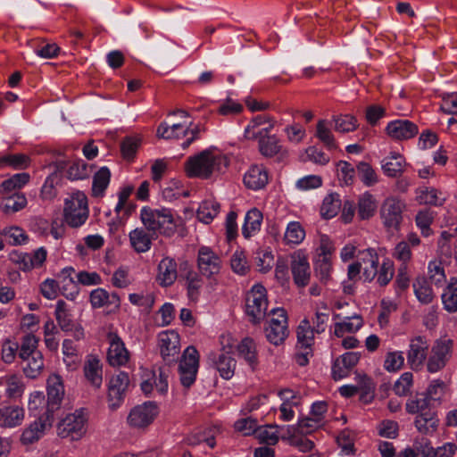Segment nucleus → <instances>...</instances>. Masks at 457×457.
I'll list each match as a JSON object with an SVG mask.
<instances>
[{
    "label": "nucleus",
    "instance_id": "obj_1",
    "mask_svg": "<svg viewBox=\"0 0 457 457\" xmlns=\"http://www.w3.org/2000/svg\"><path fill=\"white\" fill-rule=\"evenodd\" d=\"M228 163V159L225 155L206 149L187 160L185 172L189 178L208 179L213 174L223 171Z\"/></svg>",
    "mask_w": 457,
    "mask_h": 457
},
{
    "label": "nucleus",
    "instance_id": "obj_2",
    "mask_svg": "<svg viewBox=\"0 0 457 457\" xmlns=\"http://www.w3.org/2000/svg\"><path fill=\"white\" fill-rule=\"evenodd\" d=\"M140 218L148 231H152L155 236L158 233L165 237H171L177 232L178 225L172 210L169 208L144 207Z\"/></svg>",
    "mask_w": 457,
    "mask_h": 457
},
{
    "label": "nucleus",
    "instance_id": "obj_3",
    "mask_svg": "<svg viewBox=\"0 0 457 457\" xmlns=\"http://www.w3.org/2000/svg\"><path fill=\"white\" fill-rule=\"evenodd\" d=\"M267 310L266 289L262 285H254L245 297V313L253 324H259L266 317Z\"/></svg>",
    "mask_w": 457,
    "mask_h": 457
},
{
    "label": "nucleus",
    "instance_id": "obj_4",
    "mask_svg": "<svg viewBox=\"0 0 457 457\" xmlns=\"http://www.w3.org/2000/svg\"><path fill=\"white\" fill-rule=\"evenodd\" d=\"M64 219L72 228L83 225L88 218L87 198L82 192L74 193L67 199L64 207Z\"/></svg>",
    "mask_w": 457,
    "mask_h": 457
},
{
    "label": "nucleus",
    "instance_id": "obj_5",
    "mask_svg": "<svg viewBox=\"0 0 457 457\" xmlns=\"http://www.w3.org/2000/svg\"><path fill=\"white\" fill-rule=\"evenodd\" d=\"M87 414L82 410L66 415L58 423V436L62 438L70 437L71 440L80 439L87 432Z\"/></svg>",
    "mask_w": 457,
    "mask_h": 457
},
{
    "label": "nucleus",
    "instance_id": "obj_6",
    "mask_svg": "<svg viewBox=\"0 0 457 457\" xmlns=\"http://www.w3.org/2000/svg\"><path fill=\"white\" fill-rule=\"evenodd\" d=\"M199 367V353L195 346H188L184 351L179 364L181 385L189 388L195 381Z\"/></svg>",
    "mask_w": 457,
    "mask_h": 457
},
{
    "label": "nucleus",
    "instance_id": "obj_7",
    "mask_svg": "<svg viewBox=\"0 0 457 457\" xmlns=\"http://www.w3.org/2000/svg\"><path fill=\"white\" fill-rule=\"evenodd\" d=\"M405 204L394 196L385 199L381 205L380 216L384 226L388 230H399L403 221Z\"/></svg>",
    "mask_w": 457,
    "mask_h": 457
},
{
    "label": "nucleus",
    "instance_id": "obj_8",
    "mask_svg": "<svg viewBox=\"0 0 457 457\" xmlns=\"http://www.w3.org/2000/svg\"><path fill=\"white\" fill-rule=\"evenodd\" d=\"M453 341L447 338L437 339L433 345L427 362L428 372L434 373L445 367L452 357Z\"/></svg>",
    "mask_w": 457,
    "mask_h": 457
},
{
    "label": "nucleus",
    "instance_id": "obj_9",
    "mask_svg": "<svg viewBox=\"0 0 457 457\" xmlns=\"http://www.w3.org/2000/svg\"><path fill=\"white\" fill-rule=\"evenodd\" d=\"M158 346L162 358L167 364L176 362L180 353L179 335L174 330L161 332L158 335Z\"/></svg>",
    "mask_w": 457,
    "mask_h": 457
},
{
    "label": "nucleus",
    "instance_id": "obj_10",
    "mask_svg": "<svg viewBox=\"0 0 457 457\" xmlns=\"http://www.w3.org/2000/svg\"><path fill=\"white\" fill-rule=\"evenodd\" d=\"M270 312L277 317L272 318L265 328L266 337L270 343L278 345L288 336L287 312L282 308H274Z\"/></svg>",
    "mask_w": 457,
    "mask_h": 457
},
{
    "label": "nucleus",
    "instance_id": "obj_11",
    "mask_svg": "<svg viewBox=\"0 0 457 457\" xmlns=\"http://www.w3.org/2000/svg\"><path fill=\"white\" fill-rule=\"evenodd\" d=\"M197 268L200 274L212 278L220 273L221 260L209 246H201L197 254Z\"/></svg>",
    "mask_w": 457,
    "mask_h": 457
},
{
    "label": "nucleus",
    "instance_id": "obj_12",
    "mask_svg": "<svg viewBox=\"0 0 457 457\" xmlns=\"http://www.w3.org/2000/svg\"><path fill=\"white\" fill-rule=\"evenodd\" d=\"M428 347L429 345L426 337L416 336L410 339L407 362L411 370H421L428 356Z\"/></svg>",
    "mask_w": 457,
    "mask_h": 457
},
{
    "label": "nucleus",
    "instance_id": "obj_13",
    "mask_svg": "<svg viewBox=\"0 0 457 457\" xmlns=\"http://www.w3.org/2000/svg\"><path fill=\"white\" fill-rule=\"evenodd\" d=\"M54 420V415L50 411H45L23 430L21 442L23 445H31L37 442L45 434L46 430L52 428Z\"/></svg>",
    "mask_w": 457,
    "mask_h": 457
},
{
    "label": "nucleus",
    "instance_id": "obj_14",
    "mask_svg": "<svg viewBox=\"0 0 457 457\" xmlns=\"http://www.w3.org/2000/svg\"><path fill=\"white\" fill-rule=\"evenodd\" d=\"M290 269L295 284L299 287H306L311 278L308 259L302 252H295L290 257Z\"/></svg>",
    "mask_w": 457,
    "mask_h": 457
},
{
    "label": "nucleus",
    "instance_id": "obj_15",
    "mask_svg": "<svg viewBox=\"0 0 457 457\" xmlns=\"http://www.w3.org/2000/svg\"><path fill=\"white\" fill-rule=\"evenodd\" d=\"M158 414V407L154 402H146L133 408L128 417V422L134 428H145L150 425Z\"/></svg>",
    "mask_w": 457,
    "mask_h": 457
},
{
    "label": "nucleus",
    "instance_id": "obj_16",
    "mask_svg": "<svg viewBox=\"0 0 457 457\" xmlns=\"http://www.w3.org/2000/svg\"><path fill=\"white\" fill-rule=\"evenodd\" d=\"M129 385V378L126 372L120 371L112 377L108 385V402L112 409H116L120 406Z\"/></svg>",
    "mask_w": 457,
    "mask_h": 457
},
{
    "label": "nucleus",
    "instance_id": "obj_17",
    "mask_svg": "<svg viewBox=\"0 0 457 457\" xmlns=\"http://www.w3.org/2000/svg\"><path fill=\"white\" fill-rule=\"evenodd\" d=\"M109 349L107 352V361L112 367H120L128 363L129 353L125 347L122 339L116 333L108 334Z\"/></svg>",
    "mask_w": 457,
    "mask_h": 457
},
{
    "label": "nucleus",
    "instance_id": "obj_18",
    "mask_svg": "<svg viewBox=\"0 0 457 457\" xmlns=\"http://www.w3.org/2000/svg\"><path fill=\"white\" fill-rule=\"evenodd\" d=\"M222 351L220 353H211L208 360L219 371L221 378L229 379L235 373L237 361L229 355V351H226V346H223Z\"/></svg>",
    "mask_w": 457,
    "mask_h": 457
},
{
    "label": "nucleus",
    "instance_id": "obj_19",
    "mask_svg": "<svg viewBox=\"0 0 457 457\" xmlns=\"http://www.w3.org/2000/svg\"><path fill=\"white\" fill-rule=\"evenodd\" d=\"M64 396V387L62 378L52 374L47 379V409L53 415L58 410Z\"/></svg>",
    "mask_w": 457,
    "mask_h": 457
},
{
    "label": "nucleus",
    "instance_id": "obj_20",
    "mask_svg": "<svg viewBox=\"0 0 457 457\" xmlns=\"http://www.w3.org/2000/svg\"><path fill=\"white\" fill-rule=\"evenodd\" d=\"M418 127L407 120H397L388 123L386 132L395 140H407L418 134Z\"/></svg>",
    "mask_w": 457,
    "mask_h": 457
},
{
    "label": "nucleus",
    "instance_id": "obj_21",
    "mask_svg": "<svg viewBox=\"0 0 457 457\" xmlns=\"http://www.w3.org/2000/svg\"><path fill=\"white\" fill-rule=\"evenodd\" d=\"M272 119L267 115H257L245 129V137L248 139H259L269 134L273 128Z\"/></svg>",
    "mask_w": 457,
    "mask_h": 457
},
{
    "label": "nucleus",
    "instance_id": "obj_22",
    "mask_svg": "<svg viewBox=\"0 0 457 457\" xmlns=\"http://www.w3.org/2000/svg\"><path fill=\"white\" fill-rule=\"evenodd\" d=\"M154 236L145 226L137 228L129 235L131 247L138 253H145L150 250Z\"/></svg>",
    "mask_w": 457,
    "mask_h": 457
},
{
    "label": "nucleus",
    "instance_id": "obj_23",
    "mask_svg": "<svg viewBox=\"0 0 457 457\" xmlns=\"http://www.w3.org/2000/svg\"><path fill=\"white\" fill-rule=\"evenodd\" d=\"M268 181V170L262 165H252L244 176L245 187L253 190L263 188Z\"/></svg>",
    "mask_w": 457,
    "mask_h": 457
},
{
    "label": "nucleus",
    "instance_id": "obj_24",
    "mask_svg": "<svg viewBox=\"0 0 457 457\" xmlns=\"http://www.w3.org/2000/svg\"><path fill=\"white\" fill-rule=\"evenodd\" d=\"M178 277L177 262L170 258H163L158 265L157 282L162 287L172 285Z\"/></svg>",
    "mask_w": 457,
    "mask_h": 457
},
{
    "label": "nucleus",
    "instance_id": "obj_25",
    "mask_svg": "<svg viewBox=\"0 0 457 457\" xmlns=\"http://www.w3.org/2000/svg\"><path fill=\"white\" fill-rule=\"evenodd\" d=\"M25 417L23 408L9 405L0 408V427L14 428L20 426Z\"/></svg>",
    "mask_w": 457,
    "mask_h": 457
},
{
    "label": "nucleus",
    "instance_id": "obj_26",
    "mask_svg": "<svg viewBox=\"0 0 457 457\" xmlns=\"http://www.w3.org/2000/svg\"><path fill=\"white\" fill-rule=\"evenodd\" d=\"M405 158L398 153H391L382 160V170L390 178H399L405 171Z\"/></svg>",
    "mask_w": 457,
    "mask_h": 457
},
{
    "label": "nucleus",
    "instance_id": "obj_27",
    "mask_svg": "<svg viewBox=\"0 0 457 457\" xmlns=\"http://www.w3.org/2000/svg\"><path fill=\"white\" fill-rule=\"evenodd\" d=\"M259 150L266 157L278 155L279 160L287 154V150L279 145L278 139L275 136H269L268 134L259 138Z\"/></svg>",
    "mask_w": 457,
    "mask_h": 457
},
{
    "label": "nucleus",
    "instance_id": "obj_28",
    "mask_svg": "<svg viewBox=\"0 0 457 457\" xmlns=\"http://www.w3.org/2000/svg\"><path fill=\"white\" fill-rule=\"evenodd\" d=\"M414 426L419 433L426 436H432L437 431L439 426L437 411L416 415Z\"/></svg>",
    "mask_w": 457,
    "mask_h": 457
},
{
    "label": "nucleus",
    "instance_id": "obj_29",
    "mask_svg": "<svg viewBox=\"0 0 457 457\" xmlns=\"http://www.w3.org/2000/svg\"><path fill=\"white\" fill-rule=\"evenodd\" d=\"M238 356L243 358L253 370L258 365L256 344L251 337H245L237 346Z\"/></svg>",
    "mask_w": 457,
    "mask_h": 457
},
{
    "label": "nucleus",
    "instance_id": "obj_30",
    "mask_svg": "<svg viewBox=\"0 0 457 457\" xmlns=\"http://www.w3.org/2000/svg\"><path fill=\"white\" fill-rule=\"evenodd\" d=\"M85 377L96 388L103 383V370L100 361L95 356H89L84 365Z\"/></svg>",
    "mask_w": 457,
    "mask_h": 457
},
{
    "label": "nucleus",
    "instance_id": "obj_31",
    "mask_svg": "<svg viewBox=\"0 0 457 457\" xmlns=\"http://www.w3.org/2000/svg\"><path fill=\"white\" fill-rule=\"evenodd\" d=\"M262 218V212L257 208H252L246 212L242 227V234L245 238L251 237L253 234L260 230Z\"/></svg>",
    "mask_w": 457,
    "mask_h": 457
},
{
    "label": "nucleus",
    "instance_id": "obj_32",
    "mask_svg": "<svg viewBox=\"0 0 457 457\" xmlns=\"http://www.w3.org/2000/svg\"><path fill=\"white\" fill-rule=\"evenodd\" d=\"M361 261L366 265L363 268V276L366 280L372 281L378 274V255L377 252L369 248L361 253Z\"/></svg>",
    "mask_w": 457,
    "mask_h": 457
},
{
    "label": "nucleus",
    "instance_id": "obj_33",
    "mask_svg": "<svg viewBox=\"0 0 457 457\" xmlns=\"http://www.w3.org/2000/svg\"><path fill=\"white\" fill-rule=\"evenodd\" d=\"M376 209L377 202L370 193L365 192L359 196L357 204V213L360 220H369L374 216Z\"/></svg>",
    "mask_w": 457,
    "mask_h": 457
},
{
    "label": "nucleus",
    "instance_id": "obj_34",
    "mask_svg": "<svg viewBox=\"0 0 457 457\" xmlns=\"http://www.w3.org/2000/svg\"><path fill=\"white\" fill-rule=\"evenodd\" d=\"M406 411L409 414L420 415L421 413H428L431 411H436L433 407L432 401L421 395L420 397L409 399L405 406Z\"/></svg>",
    "mask_w": 457,
    "mask_h": 457
},
{
    "label": "nucleus",
    "instance_id": "obj_35",
    "mask_svg": "<svg viewBox=\"0 0 457 457\" xmlns=\"http://www.w3.org/2000/svg\"><path fill=\"white\" fill-rule=\"evenodd\" d=\"M111 179V171L107 167H102L93 177L92 195L102 197Z\"/></svg>",
    "mask_w": 457,
    "mask_h": 457
},
{
    "label": "nucleus",
    "instance_id": "obj_36",
    "mask_svg": "<svg viewBox=\"0 0 457 457\" xmlns=\"http://www.w3.org/2000/svg\"><path fill=\"white\" fill-rule=\"evenodd\" d=\"M282 431L283 433L281 434L280 438L284 441H287L290 445L297 448L300 452L306 453L314 447L312 441L303 437V435L298 432L292 433V431Z\"/></svg>",
    "mask_w": 457,
    "mask_h": 457
},
{
    "label": "nucleus",
    "instance_id": "obj_37",
    "mask_svg": "<svg viewBox=\"0 0 457 457\" xmlns=\"http://www.w3.org/2000/svg\"><path fill=\"white\" fill-rule=\"evenodd\" d=\"M424 441V447L421 453L426 457H453L457 451V445L453 443H446L444 445L434 449L428 440Z\"/></svg>",
    "mask_w": 457,
    "mask_h": 457
},
{
    "label": "nucleus",
    "instance_id": "obj_38",
    "mask_svg": "<svg viewBox=\"0 0 457 457\" xmlns=\"http://www.w3.org/2000/svg\"><path fill=\"white\" fill-rule=\"evenodd\" d=\"M25 362L22 370L24 374L30 378H36L44 368V358L41 353H34L32 356L22 359Z\"/></svg>",
    "mask_w": 457,
    "mask_h": 457
},
{
    "label": "nucleus",
    "instance_id": "obj_39",
    "mask_svg": "<svg viewBox=\"0 0 457 457\" xmlns=\"http://www.w3.org/2000/svg\"><path fill=\"white\" fill-rule=\"evenodd\" d=\"M341 206L342 202L339 195L337 193L329 194L323 200L320 214L326 219H331L338 213Z\"/></svg>",
    "mask_w": 457,
    "mask_h": 457
},
{
    "label": "nucleus",
    "instance_id": "obj_40",
    "mask_svg": "<svg viewBox=\"0 0 457 457\" xmlns=\"http://www.w3.org/2000/svg\"><path fill=\"white\" fill-rule=\"evenodd\" d=\"M157 137L163 139H175L186 137L188 134V127L183 129L182 124H173L169 126L166 123H161L157 128Z\"/></svg>",
    "mask_w": 457,
    "mask_h": 457
},
{
    "label": "nucleus",
    "instance_id": "obj_41",
    "mask_svg": "<svg viewBox=\"0 0 457 457\" xmlns=\"http://www.w3.org/2000/svg\"><path fill=\"white\" fill-rule=\"evenodd\" d=\"M442 301L446 311L457 312V278H451L442 295Z\"/></svg>",
    "mask_w": 457,
    "mask_h": 457
},
{
    "label": "nucleus",
    "instance_id": "obj_42",
    "mask_svg": "<svg viewBox=\"0 0 457 457\" xmlns=\"http://www.w3.org/2000/svg\"><path fill=\"white\" fill-rule=\"evenodd\" d=\"M26 204L27 199L23 195L13 194L3 199L0 208L5 214H12L23 209Z\"/></svg>",
    "mask_w": 457,
    "mask_h": 457
},
{
    "label": "nucleus",
    "instance_id": "obj_43",
    "mask_svg": "<svg viewBox=\"0 0 457 457\" xmlns=\"http://www.w3.org/2000/svg\"><path fill=\"white\" fill-rule=\"evenodd\" d=\"M6 386V395L9 398H19L24 392V384L21 376L9 374L3 378Z\"/></svg>",
    "mask_w": 457,
    "mask_h": 457
},
{
    "label": "nucleus",
    "instance_id": "obj_44",
    "mask_svg": "<svg viewBox=\"0 0 457 457\" xmlns=\"http://www.w3.org/2000/svg\"><path fill=\"white\" fill-rule=\"evenodd\" d=\"M334 334L337 337H342L345 333H354L362 327V320L360 316L346 318L342 322L335 323Z\"/></svg>",
    "mask_w": 457,
    "mask_h": 457
},
{
    "label": "nucleus",
    "instance_id": "obj_45",
    "mask_svg": "<svg viewBox=\"0 0 457 457\" xmlns=\"http://www.w3.org/2000/svg\"><path fill=\"white\" fill-rule=\"evenodd\" d=\"M282 428H278V426H266V427H259L256 431V436L262 441L270 445H274L278 443L281 434L283 433Z\"/></svg>",
    "mask_w": 457,
    "mask_h": 457
},
{
    "label": "nucleus",
    "instance_id": "obj_46",
    "mask_svg": "<svg viewBox=\"0 0 457 457\" xmlns=\"http://www.w3.org/2000/svg\"><path fill=\"white\" fill-rule=\"evenodd\" d=\"M413 288L414 293L420 303L428 304L432 302L434 298L433 291L426 278H417L413 283Z\"/></svg>",
    "mask_w": 457,
    "mask_h": 457
},
{
    "label": "nucleus",
    "instance_id": "obj_47",
    "mask_svg": "<svg viewBox=\"0 0 457 457\" xmlns=\"http://www.w3.org/2000/svg\"><path fill=\"white\" fill-rule=\"evenodd\" d=\"M220 204L215 201H204L199 206L196 215L200 221L208 224L220 212Z\"/></svg>",
    "mask_w": 457,
    "mask_h": 457
},
{
    "label": "nucleus",
    "instance_id": "obj_48",
    "mask_svg": "<svg viewBox=\"0 0 457 457\" xmlns=\"http://www.w3.org/2000/svg\"><path fill=\"white\" fill-rule=\"evenodd\" d=\"M320 426L321 422L319 421V419L307 417L300 420L296 426H287V428H283L282 430H287L289 432L292 431V433L298 432L301 435H307L311 434Z\"/></svg>",
    "mask_w": 457,
    "mask_h": 457
},
{
    "label": "nucleus",
    "instance_id": "obj_49",
    "mask_svg": "<svg viewBox=\"0 0 457 457\" xmlns=\"http://www.w3.org/2000/svg\"><path fill=\"white\" fill-rule=\"evenodd\" d=\"M29 174L27 172L17 173L8 179H5L0 185V193L8 194L15 189H19L29 181Z\"/></svg>",
    "mask_w": 457,
    "mask_h": 457
},
{
    "label": "nucleus",
    "instance_id": "obj_50",
    "mask_svg": "<svg viewBox=\"0 0 457 457\" xmlns=\"http://www.w3.org/2000/svg\"><path fill=\"white\" fill-rule=\"evenodd\" d=\"M4 243L11 245H17L25 243L28 240V236L25 231L20 227H9L1 231Z\"/></svg>",
    "mask_w": 457,
    "mask_h": 457
},
{
    "label": "nucleus",
    "instance_id": "obj_51",
    "mask_svg": "<svg viewBox=\"0 0 457 457\" xmlns=\"http://www.w3.org/2000/svg\"><path fill=\"white\" fill-rule=\"evenodd\" d=\"M358 392H361V400L366 403L371 402L374 398L376 388L375 383L366 375H358Z\"/></svg>",
    "mask_w": 457,
    "mask_h": 457
},
{
    "label": "nucleus",
    "instance_id": "obj_52",
    "mask_svg": "<svg viewBox=\"0 0 457 457\" xmlns=\"http://www.w3.org/2000/svg\"><path fill=\"white\" fill-rule=\"evenodd\" d=\"M316 137L328 148L337 149V144L325 120H320L316 126Z\"/></svg>",
    "mask_w": 457,
    "mask_h": 457
},
{
    "label": "nucleus",
    "instance_id": "obj_53",
    "mask_svg": "<svg viewBox=\"0 0 457 457\" xmlns=\"http://www.w3.org/2000/svg\"><path fill=\"white\" fill-rule=\"evenodd\" d=\"M0 164L15 170H22L29 166L30 158L25 154H7L0 159Z\"/></svg>",
    "mask_w": 457,
    "mask_h": 457
},
{
    "label": "nucleus",
    "instance_id": "obj_54",
    "mask_svg": "<svg viewBox=\"0 0 457 457\" xmlns=\"http://www.w3.org/2000/svg\"><path fill=\"white\" fill-rule=\"evenodd\" d=\"M356 170L360 179L366 187H372L378 182V175L370 163L361 162L357 164Z\"/></svg>",
    "mask_w": 457,
    "mask_h": 457
},
{
    "label": "nucleus",
    "instance_id": "obj_55",
    "mask_svg": "<svg viewBox=\"0 0 457 457\" xmlns=\"http://www.w3.org/2000/svg\"><path fill=\"white\" fill-rule=\"evenodd\" d=\"M305 237V231L302 225L297 221L290 222L284 236L287 244L298 245Z\"/></svg>",
    "mask_w": 457,
    "mask_h": 457
},
{
    "label": "nucleus",
    "instance_id": "obj_56",
    "mask_svg": "<svg viewBox=\"0 0 457 457\" xmlns=\"http://www.w3.org/2000/svg\"><path fill=\"white\" fill-rule=\"evenodd\" d=\"M333 121L335 130L341 133L352 132L358 127L357 119L350 114L334 116Z\"/></svg>",
    "mask_w": 457,
    "mask_h": 457
},
{
    "label": "nucleus",
    "instance_id": "obj_57",
    "mask_svg": "<svg viewBox=\"0 0 457 457\" xmlns=\"http://www.w3.org/2000/svg\"><path fill=\"white\" fill-rule=\"evenodd\" d=\"M90 169L83 160H76L67 169V176L71 180L84 179L89 177Z\"/></svg>",
    "mask_w": 457,
    "mask_h": 457
},
{
    "label": "nucleus",
    "instance_id": "obj_58",
    "mask_svg": "<svg viewBox=\"0 0 457 457\" xmlns=\"http://www.w3.org/2000/svg\"><path fill=\"white\" fill-rule=\"evenodd\" d=\"M186 280L188 297L193 301L197 300L203 286L201 276L194 270H189L186 276Z\"/></svg>",
    "mask_w": 457,
    "mask_h": 457
},
{
    "label": "nucleus",
    "instance_id": "obj_59",
    "mask_svg": "<svg viewBox=\"0 0 457 457\" xmlns=\"http://www.w3.org/2000/svg\"><path fill=\"white\" fill-rule=\"evenodd\" d=\"M315 331L311 328L310 322L303 320L297 328V345L296 346H309L312 345L313 333Z\"/></svg>",
    "mask_w": 457,
    "mask_h": 457
},
{
    "label": "nucleus",
    "instance_id": "obj_60",
    "mask_svg": "<svg viewBox=\"0 0 457 457\" xmlns=\"http://www.w3.org/2000/svg\"><path fill=\"white\" fill-rule=\"evenodd\" d=\"M316 276L323 284L331 278L332 264L329 257L319 258L314 264Z\"/></svg>",
    "mask_w": 457,
    "mask_h": 457
},
{
    "label": "nucleus",
    "instance_id": "obj_61",
    "mask_svg": "<svg viewBox=\"0 0 457 457\" xmlns=\"http://www.w3.org/2000/svg\"><path fill=\"white\" fill-rule=\"evenodd\" d=\"M434 220L433 212L428 209L420 211L415 218L416 225L421 230V234L424 237H428L432 234L430 225Z\"/></svg>",
    "mask_w": 457,
    "mask_h": 457
},
{
    "label": "nucleus",
    "instance_id": "obj_62",
    "mask_svg": "<svg viewBox=\"0 0 457 457\" xmlns=\"http://www.w3.org/2000/svg\"><path fill=\"white\" fill-rule=\"evenodd\" d=\"M55 318L62 330L70 331L72 329L73 323L66 310V303L62 300H59L56 303Z\"/></svg>",
    "mask_w": 457,
    "mask_h": 457
},
{
    "label": "nucleus",
    "instance_id": "obj_63",
    "mask_svg": "<svg viewBox=\"0 0 457 457\" xmlns=\"http://www.w3.org/2000/svg\"><path fill=\"white\" fill-rule=\"evenodd\" d=\"M74 272V270L72 268H66L63 269L62 271V294L66 297L73 298L78 293V287L77 283L73 280L72 278H71V273Z\"/></svg>",
    "mask_w": 457,
    "mask_h": 457
},
{
    "label": "nucleus",
    "instance_id": "obj_64",
    "mask_svg": "<svg viewBox=\"0 0 457 457\" xmlns=\"http://www.w3.org/2000/svg\"><path fill=\"white\" fill-rule=\"evenodd\" d=\"M37 343L38 339L36 336L32 334L24 336L20 348L19 357L25 359L32 356L34 353H40L37 350Z\"/></svg>",
    "mask_w": 457,
    "mask_h": 457
}]
</instances>
